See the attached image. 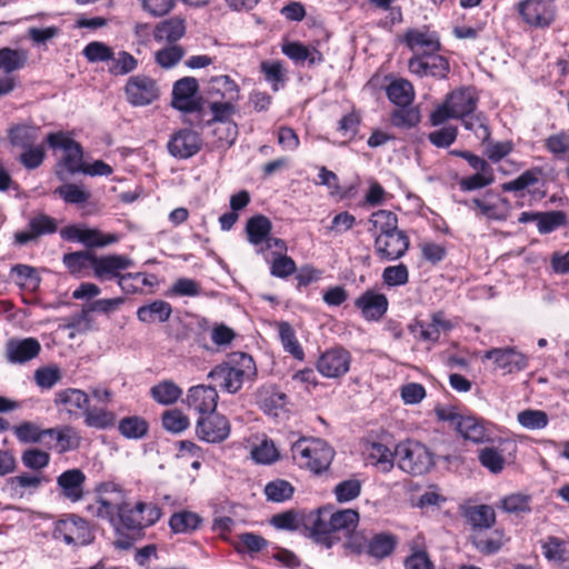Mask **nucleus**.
Returning a JSON list of instances; mask_svg holds the SVG:
<instances>
[{
	"mask_svg": "<svg viewBox=\"0 0 569 569\" xmlns=\"http://www.w3.org/2000/svg\"><path fill=\"white\" fill-rule=\"evenodd\" d=\"M257 375V367L253 358L244 352H233L228 359L216 366L208 378L228 393H237L246 380Z\"/></svg>",
	"mask_w": 569,
	"mask_h": 569,
	"instance_id": "obj_1",
	"label": "nucleus"
},
{
	"mask_svg": "<svg viewBox=\"0 0 569 569\" xmlns=\"http://www.w3.org/2000/svg\"><path fill=\"white\" fill-rule=\"evenodd\" d=\"M291 455L300 468L321 475L329 469L335 450L320 438H300L291 446Z\"/></svg>",
	"mask_w": 569,
	"mask_h": 569,
	"instance_id": "obj_2",
	"label": "nucleus"
},
{
	"mask_svg": "<svg viewBox=\"0 0 569 569\" xmlns=\"http://www.w3.org/2000/svg\"><path fill=\"white\" fill-rule=\"evenodd\" d=\"M46 141L50 148L63 151V156L56 169V176L60 181H67L70 174H76L83 170V150L79 142L63 131L49 133Z\"/></svg>",
	"mask_w": 569,
	"mask_h": 569,
	"instance_id": "obj_3",
	"label": "nucleus"
},
{
	"mask_svg": "<svg viewBox=\"0 0 569 569\" xmlns=\"http://www.w3.org/2000/svg\"><path fill=\"white\" fill-rule=\"evenodd\" d=\"M398 467L407 473L420 476L435 465L430 450L418 441H403L395 448Z\"/></svg>",
	"mask_w": 569,
	"mask_h": 569,
	"instance_id": "obj_4",
	"label": "nucleus"
},
{
	"mask_svg": "<svg viewBox=\"0 0 569 569\" xmlns=\"http://www.w3.org/2000/svg\"><path fill=\"white\" fill-rule=\"evenodd\" d=\"M133 266V260L123 254H106L96 256L93 259V276L100 281L117 279L121 289H126V281L129 279H138L141 272L122 274Z\"/></svg>",
	"mask_w": 569,
	"mask_h": 569,
	"instance_id": "obj_5",
	"label": "nucleus"
},
{
	"mask_svg": "<svg viewBox=\"0 0 569 569\" xmlns=\"http://www.w3.org/2000/svg\"><path fill=\"white\" fill-rule=\"evenodd\" d=\"M118 516L124 528L140 531L154 525L161 517V510L153 503L130 505L119 501Z\"/></svg>",
	"mask_w": 569,
	"mask_h": 569,
	"instance_id": "obj_6",
	"label": "nucleus"
},
{
	"mask_svg": "<svg viewBox=\"0 0 569 569\" xmlns=\"http://www.w3.org/2000/svg\"><path fill=\"white\" fill-rule=\"evenodd\" d=\"M472 210L478 218H485L489 221H505L510 211V202L507 198L495 194L492 190L487 191L481 197H475L463 202Z\"/></svg>",
	"mask_w": 569,
	"mask_h": 569,
	"instance_id": "obj_7",
	"label": "nucleus"
},
{
	"mask_svg": "<svg viewBox=\"0 0 569 569\" xmlns=\"http://www.w3.org/2000/svg\"><path fill=\"white\" fill-rule=\"evenodd\" d=\"M53 538L69 546H86L93 540L89 523L74 515L56 522Z\"/></svg>",
	"mask_w": 569,
	"mask_h": 569,
	"instance_id": "obj_8",
	"label": "nucleus"
},
{
	"mask_svg": "<svg viewBox=\"0 0 569 569\" xmlns=\"http://www.w3.org/2000/svg\"><path fill=\"white\" fill-rule=\"evenodd\" d=\"M517 11L527 24L535 28L549 27L557 13L553 0H521L517 3Z\"/></svg>",
	"mask_w": 569,
	"mask_h": 569,
	"instance_id": "obj_9",
	"label": "nucleus"
},
{
	"mask_svg": "<svg viewBox=\"0 0 569 569\" xmlns=\"http://www.w3.org/2000/svg\"><path fill=\"white\" fill-rule=\"evenodd\" d=\"M127 100L134 107L151 104L159 98L157 81L144 74L132 76L124 87Z\"/></svg>",
	"mask_w": 569,
	"mask_h": 569,
	"instance_id": "obj_10",
	"label": "nucleus"
},
{
	"mask_svg": "<svg viewBox=\"0 0 569 569\" xmlns=\"http://www.w3.org/2000/svg\"><path fill=\"white\" fill-rule=\"evenodd\" d=\"M409 71L420 78H445L449 72L448 60L437 52L416 53L408 61Z\"/></svg>",
	"mask_w": 569,
	"mask_h": 569,
	"instance_id": "obj_11",
	"label": "nucleus"
},
{
	"mask_svg": "<svg viewBox=\"0 0 569 569\" xmlns=\"http://www.w3.org/2000/svg\"><path fill=\"white\" fill-rule=\"evenodd\" d=\"M350 363V352L342 347H335L319 357L317 370L326 378H339L349 371Z\"/></svg>",
	"mask_w": 569,
	"mask_h": 569,
	"instance_id": "obj_12",
	"label": "nucleus"
},
{
	"mask_svg": "<svg viewBox=\"0 0 569 569\" xmlns=\"http://www.w3.org/2000/svg\"><path fill=\"white\" fill-rule=\"evenodd\" d=\"M375 252L380 260L395 261L406 254L410 247L409 237L405 231L398 230L375 239Z\"/></svg>",
	"mask_w": 569,
	"mask_h": 569,
	"instance_id": "obj_13",
	"label": "nucleus"
},
{
	"mask_svg": "<svg viewBox=\"0 0 569 569\" xmlns=\"http://www.w3.org/2000/svg\"><path fill=\"white\" fill-rule=\"evenodd\" d=\"M231 431L229 420L219 413L201 417L197 421L198 437L209 443H219L224 441Z\"/></svg>",
	"mask_w": 569,
	"mask_h": 569,
	"instance_id": "obj_14",
	"label": "nucleus"
},
{
	"mask_svg": "<svg viewBox=\"0 0 569 569\" xmlns=\"http://www.w3.org/2000/svg\"><path fill=\"white\" fill-rule=\"evenodd\" d=\"M200 136L191 129H180L170 137L167 149L177 159H189L201 149Z\"/></svg>",
	"mask_w": 569,
	"mask_h": 569,
	"instance_id": "obj_15",
	"label": "nucleus"
},
{
	"mask_svg": "<svg viewBox=\"0 0 569 569\" xmlns=\"http://www.w3.org/2000/svg\"><path fill=\"white\" fill-rule=\"evenodd\" d=\"M88 395L77 388H67L54 393L53 403L59 412H64L69 418H80L83 416L89 405Z\"/></svg>",
	"mask_w": 569,
	"mask_h": 569,
	"instance_id": "obj_16",
	"label": "nucleus"
},
{
	"mask_svg": "<svg viewBox=\"0 0 569 569\" xmlns=\"http://www.w3.org/2000/svg\"><path fill=\"white\" fill-rule=\"evenodd\" d=\"M199 86L196 78L184 77L179 79L172 89V107L183 112H193L199 109L194 100Z\"/></svg>",
	"mask_w": 569,
	"mask_h": 569,
	"instance_id": "obj_17",
	"label": "nucleus"
},
{
	"mask_svg": "<svg viewBox=\"0 0 569 569\" xmlns=\"http://www.w3.org/2000/svg\"><path fill=\"white\" fill-rule=\"evenodd\" d=\"M386 295L375 290H366L355 300V307L361 311L362 317L368 321L380 320L388 310Z\"/></svg>",
	"mask_w": 569,
	"mask_h": 569,
	"instance_id": "obj_18",
	"label": "nucleus"
},
{
	"mask_svg": "<svg viewBox=\"0 0 569 569\" xmlns=\"http://www.w3.org/2000/svg\"><path fill=\"white\" fill-rule=\"evenodd\" d=\"M483 359L492 360L496 368L506 373L521 371L528 366V358L512 348H493L485 352Z\"/></svg>",
	"mask_w": 569,
	"mask_h": 569,
	"instance_id": "obj_19",
	"label": "nucleus"
},
{
	"mask_svg": "<svg viewBox=\"0 0 569 569\" xmlns=\"http://www.w3.org/2000/svg\"><path fill=\"white\" fill-rule=\"evenodd\" d=\"M218 392L216 387L199 385L189 389L187 405L201 415L216 413Z\"/></svg>",
	"mask_w": 569,
	"mask_h": 569,
	"instance_id": "obj_20",
	"label": "nucleus"
},
{
	"mask_svg": "<svg viewBox=\"0 0 569 569\" xmlns=\"http://www.w3.org/2000/svg\"><path fill=\"white\" fill-rule=\"evenodd\" d=\"M408 48L416 53L425 54L440 50L439 37L436 32L420 29H409L403 36Z\"/></svg>",
	"mask_w": 569,
	"mask_h": 569,
	"instance_id": "obj_21",
	"label": "nucleus"
},
{
	"mask_svg": "<svg viewBox=\"0 0 569 569\" xmlns=\"http://www.w3.org/2000/svg\"><path fill=\"white\" fill-rule=\"evenodd\" d=\"M237 100H224V101H212L210 103V111L213 116V121L220 122L224 130L226 137H219L224 139L228 143H233L238 136V127L236 122L230 121V118L237 112L234 102Z\"/></svg>",
	"mask_w": 569,
	"mask_h": 569,
	"instance_id": "obj_22",
	"label": "nucleus"
},
{
	"mask_svg": "<svg viewBox=\"0 0 569 569\" xmlns=\"http://www.w3.org/2000/svg\"><path fill=\"white\" fill-rule=\"evenodd\" d=\"M460 515L475 530L490 529L496 523V512L489 505H462Z\"/></svg>",
	"mask_w": 569,
	"mask_h": 569,
	"instance_id": "obj_23",
	"label": "nucleus"
},
{
	"mask_svg": "<svg viewBox=\"0 0 569 569\" xmlns=\"http://www.w3.org/2000/svg\"><path fill=\"white\" fill-rule=\"evenodd\" d=\"M84 482L86 475L77 468L68 469L57 478L61 495L72 502L80 501L83 498Z\"/></svg>",
	"mask_w": 569,
	"mask_h": 569,
	"instance_id": "obj_24",
	"label": "nucleus"
},
{
	"mask_svg": "<svg viewBox=\"0 0 569 569\" xmlns=\"http://www.w3.org/2000/svg\"><path fill=\"white\" fill-rule=\"evenodd\" d=\"M7 359L11 363H24L41 351V345L36 338L12 339L7 343Z\"/></svg>",
	"mask_w": 569,
	"mask_h": 569,
	"instance_id": "obj_25",
	"label": "nucleus"
},
{
	"mask_svg": "<svg viewBox=\"0 0 569 569\" xmlns=\"http://www.w3.org/2000/svg\"><path fill=\"white\" fill-rule=\"evenodd\" d=\"M303 525L310 530L311 537L326 547L330 548L332 545L331 533L335 531L330 528V515L327 509H319L317 512L310 513L305 520Z\"/></svg>",
	"mask_w": 569,
	"mask_h": 569,
	"instance_id": "obj_26",
	"label": "nucleus"
},
{
	"mask_svg": "<svg viewBox=\"0 0 569 569\" xmlns=\"http://www.w3.org/2000/svg\"><path fill=\"white\" fill-rule=\"evenodd\" d=\"M447 101L453 116L460 119L473 113L478 104V96L473 88L463 87L450 92Z\"/></svg>",
	"mask_w": 569,
	"mask_h": 569,
	"instance_id": "obj_27",
	"label": "nucleus"
},
{
	"mask_svg": "<svg viewBox=\"0 0 569 569\" xmlns=\"http://www.w3.org/2000/svg\"><path fill=\"white\" fill-rule=\"evenodd\" d=\"M395 450L380 442H371L367 447V465L376 467L382 472H389L395 466Z\"/></svg>",
	"mask_w": 569,
	"mask_h": 569,
	"instance_id": "obj_28",
	"label": "nucleus"
},
{
	"mask_svg": "<svg viewBox=\"0 0 569 569\" xmlns=\"http://www.w3.org/2000/svg\"><path fill=\"white\" fill-rule=\"evenodd\" d=\"M368 232L377 239V237L392 233L400 230L398 228V217L389 210H378L371 213L369 220Z\"/></svg>",
	"mask_w": 569,
	"mask_h": 569,
	"instance_id": "obj_29",
	"label": "nucleus"
},
{
	"mask_svg": "<svg viewBox=\"0 0 569 569\" xmlns=\"http://www.w3.org/2000/svg\"><path fill=\"white\" fill-rule=\"evenodd\" d=\"M172 307L164 300H154L137 310V318L143 323L166 322L170 319Z\"/></svg>",
	"mask_w": 569,
	"mask_h": 569,
	"instance_id": "obj_30",
	"label": "nucleus"
},
{
	"mask_svg": "<svg viewBox=\"0 0 569 569\" xmlns=\"http://www.w3.org/2000/svg\"><path fill=\"white\" fill-rule=\"evenodd\" d=\"M542 555L552 562L569 563V540L549 536L541 541Z\"/></svg>",
	"mask_w": 569,
	"mask_h": 569,
	"instance_id": "obj_31",
	"label": "nucleus"
},
{
	"mask_svg": "<svg viewBox=\"0 0 569 569\" xmlns=\"http://www.w3.org/2000/svg\"><path fill=\"white\" fill-rule=\"evenodd\" d=\"M271 230L270 219L262 214L251 217L246 224L248 241L254 247L262 244L268 239Z\"/></svg>",
	"mask_w": 569,
	"mask_h": 569,
	"instance_id": "obj_32",
	"label": "nucleus"
},
{
	"mask_svg": "<svg viewBox=\"0 0 569 569\" xmlns=\"http://www.w3.org/2000/svg\"><path fill=\"white\" fill-rule=\"evenodd\" d=\"M40 128L29 124H16L8 131V138L13 147L22 150L36 144L39 138Z\"/></svg>",
	"mask_w": 569,
	"mask_h": 569,
	"instance_id": "obj_33",
	"label": "nucleus"
},
{
	"mask_svg": "<svg viewBox=\"0 0 569 569\" xmlns=\"http://www.w3.org/2000/svg\"><path fill=\"white\" fill-rule=\"evenodd\" d=\"M282 52L297 63L308 61L309 64L313 66L323 61V56L319 50L303 46L300 42L284 44Z\"/></svg>",
	"mask_w": 569,
	"mask_h": 569,
	"instance_id": "obj_34",
	"label": "nucleus"
},
{
	"mask_svg": "<svg viewBox=\"0 0 569 569\" xmlns=\"http://www.w3.org/2000/svg\"><path fill=\"white\" fill-rule=\"evenodd\" d=\"M184 20L178 17L160 22L154 29V39L166 40L170 43L178 41L184 36Z\"/></svg>",
	"mask_w": 569,
	"mask_h": 569,
	"instance_id": "obj_35",
	"label": "nucleus"
},
{
	"mask_svg": "<svg viewBox=\"0 0 569 569\" xmlns=\"http://www.w3.org/2000/svg\"><path fill=\"white\" fill-rule=\"evenodd\" d=\"M14 436L22 443H39L46 436L52 437L54 429H41L33 422L24 421L12 428Z\"/></svg>",
	"mask_w": 569,
	"mask_h": 569,
	"instance_id": "obj_36",
	"label": "nucleus"
},
{
	"mask_svg": "<svg viewBox=\"0 0 569 569\" xmlns=\"http://www.w3.org/2000/svg\"><path fill=\"white\" fill-rule=\"evenodd\" d=\"M387 96L398 107H407L415 98L413 86L406 79L395 80L387 87Z\"/></svg>",
	"mask_w": 569,
	"mask_h": 569,
	"instance_id": "obj_37",
	"label": "nucleus"
},
{
	"mask_svg": "<svg viewBox=\"0 0 569 569\" xmlns=\"http://www.w3.org/2000/svg\"><path fill=\"white\" fill-rule=\"evenodd\" d=\"M209 94L222 100H238L239 87L229 76L212 77L209 81Z\"/></svg>",
	"mask_w": 569,
	"mask_h": 569,
	"instance_id": "obj_38",
	"label": "nucleus"
},
{
	"mask_svg": "<svg viewBox=\"0 0 569 569\" xmlns=\"http://www.w3.org/2000/svg\"><path fill=\"white\" fill-rule=\"evenodd\" d=\"M456 429L465 439L473 442H482L487 437L481 421L472 416L459 417Z\"/></svg>",
	"mask_w": 569,
	"mask_h": 569,
	"instance_id": "obj_39",
	"label": "nucleus"
},
{
	"mask_svg": "<svg viewBox=\"0 0 569 569\" xmlns=\"http://www.w3.org/2000/svg\"><path fill=\"white\" fill-rule=\"evenodd\" d=\"M201 518L198 513L183 510L174 512L169 520V526L174 533H189L199 528Z\"/></svg>",
	"mask_w": 569,
	"mask_h": 569,
	"instance_id": "obj_40",
	"label": "nucleus"
},
{
	"mask_svg": "<svg viewBox=\"0 0 569 569\" xmlns=\"http://www.w3.org/2000/svg\"><path fill=\"white\" fill-rule=\"evenodd\" d=\"M27 61L28 54L24 50L8 47L0 49V70L7 74L22 69Z\"/></svg>",
	"mask_w": 569,
	"mask_h": 569,
	"instance_id": "obj_41",
	"label": "nucleus"
},
{
	"mask_svg": "<svg viewBox=\"0 0 569 569\" xmlns=\"http://www.w3.org/2000/svg\"><path fill=\"white\" fill-rule=\"evenodd\" d=\"M84 423L90 428L107 429L114 425L116 415L102 407H90L83 413Z\"/></svg>",
	"mask_w": 569,
	"mask_h": 569,
	"instance_id": "obj_42",
	"label": "nucleus"
},
{
	"mask_svg": "<svg viewBox=\"0 0 569 569\" xmlns=\"http://www.w3.org/2000/svg\"><path fill=\"white\" fill-rule=\"evenodd\" d=\"M397 546V538L389 533L375 535L367 546V552L378 559H382L392 553Z\"/></svg>",
	"mask_w": 569,
	"mask_h": 569,
	"instance_id": "obj_43",
	"label": "nucleus"
},
{
	"mask_svg": "<svg viewBox=\"0 0 569 569\" xmlns=\"http://www.w3.org/2000/svg\"><path fill=\"white\" fill-rule=\"evenodd\" d=\"M43 478L40 476H32L29 473H21L8 479V486L19 497L26 493H34L42 485Z\"/></svg>",
	"mask_w": 569,
	"mask_h": 569,
	"instance_id": "obj_44",
	"label": "nucleus"
},
{
	"mask_svg": "<svg viewBox=\"0 0 569 569\" xmlns=\"http://www.w3.org/2000/svg\"><path fill=\"white\" fill-rule=\"evenodd\" d=\"M118 430L127 439H141L148 433L149 425L143 418L131 416L120 420Z\"/></svg>",
	"mask_w": 569,
	"mask_h": 569,
	"instance_id": "obj_45",
	"label": "nucleus"
},
{
	"mask_svg": "<svg viewBox=\"0 0 569 569\" xmlns=\"http://www.w3.org/2000/svg\"><path fill=\"white\" fill-rule=\"evenodd\" d=\"M280 341L284 351L289 352L293 358L303 360L305 352L296 337L293 328L288 322L278 323Z\"/></svg>",
	"mask_w": 569,
	"mask_h": 569,
	"instance_id": "obj_46",
	"label": "nucleus"
},
{
	"mask_svg": "<svg viewBox=\"0 0 569 569\" xmlns=\"http://www.w3.org/2000/svg\"><path fill=\"white\" fill-rule=\"evenodd\" d=\"M150 392L152 398L161 405L174 403L182 396V389L171 380L153 386Z\"/></svg>",
	"mask_w": 569,
	"mask_h": 569,
	"instance_id": "obj_47",
	"label": "nucleus"
},
{
	"mask_svg": "<svg viewBox=\"0 0 569 569\" xmlns=\"http://www.w3.org/2000/svg\"><path fill=\"white\" fill-rule=\"evenodd\" d=\"M359 522V513L353 509H345L330 513V528L335 532L352 531Z\"/></svg>",
	"mask_w": 569,
	"mask_h": 569,
	"instance_id": "obj_48",
	"label": "nucleus"
},
{
	"mask_svg": "<svg viewBox=\"0 0 569 569\" xmlns=\"http://www.w3.org/2000/svg\"><path fill=\"white\" fill-rule=\"evenodd\" d=\"M53 429L54 432L52 437L57 440V450L59 452L62 453L79 448L81 437L74 428L64 426L62 428Z\"/></svg>",
	"mask_w": 569,
	"mask_h": 569,
	"instance_id": "obj_49",
	"label": "nucleus"
},
{
	"mask_svg": "<svg viewBox=\"0 0 569 569\" xmlns=\"http://www.w3.org/2000/svg\"><path fill=\"white\" fill-rule=\"evenodd\" d=\"M54 194H58L64 202L71 204H83L91 197L87 189L76 183H64L58 187L54 190Z\"/></svg>",
	"mask_w": 569,
	"mask_h": 569,
	"instance_id": "obj_50",
	"label": "nucleus"
},
{
	"mask_svg": "<svg viewBox=\"0 0 569 569\" xmlns=\"http://www.w3.org/2000/svg\"><path fill=\"white\" fill-rule=\"evenodd\" d=\"M295 492L292 485L283 479L270 481L264 487L267 499L273 502H283L289 500Z\"/></svg>",
	"mask_w": 569,
	"mask_h": 569,
	"instance_id": "obj_51",
	"label": "nucleus"
},
{
	"mask_svg": "<svg viewBox=\"0 0 569 569\" xmlns=\"http://www.w3.org/2000/svg\"><path fill=\"white\" fill-rule=\"evenodd\" d=\"M478 458L480 463L492 473H500L506 465L502 452L493 447L480 449Z\"/></svg>",
	"mask_w": 569,
	"mask_h": 569,
	"instance_id": "obj_52",
	"label": "nucleus"
},
{
	"mask_svg": "<svg viewBox=\"0 0 569 569\" xmlns=\"http://www.w3.org/2000/svg\"><path fill=\"white\" fill-rule=\"evenodd\" d=\"M96 254L89 251H76L66 253L62 258L63 264L71 273H79L88 266L93 269Z\"/></svg>",
	"mask_w": 569,
	"mask_h": 569,
	"instance_id": "obj_53",
	"label": "nucleus"
},
{
	"mask_svg": "<svg viewBox=\"0 0 569 569\" xmlns=\"http://www.w3.org/2000/svg\"><path fill=\"white\" fill-rule=\"evenodd\" d=\"M546 149L557 159L569 160V133L560 131L549 136L545 141Z\"/></svg>",
	"mask_w": 569,
	"mask_h": 569,
	"instance_id": "obj_54",
	"label": "nucleus"
},
{
	"mask_svg": "<svg viewBox=\"0 0 569 569\" xmlns=\"http://www.w3.org/2000/svg\"><path fill=\"white\" fill-rule=\"evenodd\" d=\"M517 420L523 428L529 430L543 429L549 422L548 415L545 411L535 409L520 411Z\"/></svg>",
	"mask_w": 569,
	"mask_h": 569,
	"instance_id": "obj_55",
	"label": "nucleus"
},
{
	"mask_svg": "<svg viewBox=\"0 0 569 569\" xmlns=\"http://www.w3.org/2000/svg\"><path fill=\"white\" fill-rule=\"evenodd\" d=\"M567 222L566 213L562 211L539 212L537 228L541 234L550 233Z\"/></svg>",
	"mask_w": 569,
	"mask_h": 569,
	"instance_id": "obj_56",
	"label": "nucleus"
},
{
	"mask_svg": "<svg viewBox=\"0 0 569 569\" xmlns=\"http://www.w3.org/2000/svg\"><path fill=\"white\" fill-rule=\"evenodd\" d=\"M495 181L493 170L478 171L472 176L465 177L459 181L462 191H475L492 184Z\"/></svg>",
	"mask_w": 569,
	"mask_h": 569,
	"instance_id": "obj_57",
	"label": "nucleus"
},
{
	"mask_svg": "<svg viewBox=\"0 0 569 569\" xmlns=\"http://www.w3.org/2000/svg\"><path fill=\"white\" fill-rule=\"evenodd\" d=\"M118 508L119 501L117 499L99 497L94 503L87 507V510L94 517L111 520L118 513Z\"/></svg>",
	"mask_w": 569,
	"mask_h": 569,
	"instance_id": "obj_58",
	"label": "nucleus"
},
{
	"mask_svg": "<svg viewBox=\"0 0 569 569\" xmlns=\"http://www.w3.org/2000/svg\"><path fill=\"white\" fill-rule=\"evenodd\" d=\"M392 126L397 128H412L420 121V113L416 108L400 107L390 117Z\"/></svg>",
	"mask_w": 569,
	"mask_h": 569,
	"instance_id": "obj_59",
	"label": "nucleus"
},
{
	"mask_svg": "<svg viewBox=\"0 0 569 569\" xmlns=\"http://www.w3.org/2000/svg\"><path fill=\"white\" fill-rule=\"evenodd\" d=\"M530 500L528 495L512 493L500 500V507L508 513L529 512L531 510Z\"/></svg>",
	"mask_w": 569,
	"mask_h": 569,
	"instance_id": "obj_60",
	"label": "nucleus"
},
{
	"mask_svg": "<svg viewBox=\"0 0 569 569\" xmlns=\"http://www.w3.org/2000/svg\"><path fill=\"white\" fill-rule=\"evenodd\" d=\"M361 487H362L361 481L352 478V479H347V480L339 482L335 487L333 492L336 495V499L339 502H341V503L349 502L359 497V495L361 492Z\"/></svg>",
	"mask_w": 569,
	"mask_h": 569,
	"instance_id": "obj_61",
	"label": "nucleus"
},
{
	"mask_svg": "<svg viewBox=\"0 0 569 569\" xmlns=\"http://www.w3.org/2000/svg\"><path fill=\"white\" fill-rule=\"evenodd\" d=\"M23 466L31 470H41L50 462V455L38 448H29L21 455Z\"/></svg>",
	"mask_w": 569,
	"mask_h": 569,
	"instance_id": "obj_62",
	"label": "nucleus"
},
{
	"mask_svg": "<svg viewBox=\"0 0 569 569\" xmlns=\"http://www.w3.org/2000/svg\"><path fill=\"white\" fill-rule=\"evenodd\" d=\"M61 379L62 372L56 366L41 367L34 371V381L41 389H51Z\"/></svg>",
	"mask_w": 569,
	"mask_h": 569,
	"instance_id": "obj_63",
	"label": "nucleus"
},
{
	"mask_svg": "<svg viewBox=\"0 0 569 569\" xmlns=\"http://www.w3.org/2000/svg\"><path fill=\"white\" fill-rule=\"evenodd\" d=\"M287 399V395L281 391L267 392L261 398V407L268 415L278 417L286 409Z\"/></svg>",
	"mask_w": 569,
	"mask_h": 569,
	"instance_id": "obj_64",
	"label": "nucleus"
}]
</instances>
